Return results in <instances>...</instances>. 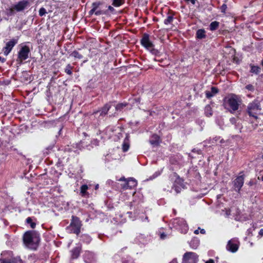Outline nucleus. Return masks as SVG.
I'll list each match as a JSON object with an SVG mask.
<instances>
[{
    "label": "nucleus",
    "instance_id": "52",
    "mask_svg": "<svg viewBox=\"0 0 263 263\" xmlns=\"http://www.w3.org/2000/svg\"><path fill=\"white\" fill-rule=\"evenodd\" d=\"M220 142L221 143H222L223 142V139H221L220 141Z\"/></svg>",
    "mask_w": 263,
    "mask_h": 263
},
{
    "label": "nucleus",
    "instance_id": "20",
    "mask_svg": "<svg viewBox=\"0 0 263 263\" xmlns=\"http://www.w3.org/2000/svg\"><path fill=\"white\" fill-rule=\"evenodd\" d=\"M189 245L192 248L196 249L199 245V240L197 238H194L190 242Z\"/></svg>",
    "mask_w": 263,
    "mask_h": 263
},
{
    "label": "nucleus",
    "instance_id": "29",
    "mask_svg": "<svg viewBox=\"0 0 263 263\" xmlns=\"http://www.w3.org/2000/svg\"><path fill=\"white\" fill-rule=\"evenodd\" d=\"M260 71V68L258 66H251L250 72L252 73H254L255 74H258Z\"/></svg>",
    "mask_w": 263,
    "mask_h": 263
},
{
    "label": "nucleus",
    "instance_id": "38",
    "mask_svg": "<svg viewBox=\"0 0 263 263\" xmlns=\"http://www.w3.org/2000/svg\"><path fill=\"white\" fill-rule=\"evenodd\" d=\"M227 6L226 4H223L220 7L221 12L224 13L226 12Z\"/></svg>",
    "mask_w": 263,
    "mask_h": 263
},
{
    "label": "nucleus",
    "instance_id": "58",
    "mask_svg": "<svg viewBox=\"0 0 263 263\" xmlns=\"http://www.w3.org/2000/svg\"><path fill=\"white\" fill-rule=\"evenodd\" d=\"M262 180H263V177H262Z\"/></svg>",
    "mask_w": 263,
    "mask_h": 263
},
{
    "label": "nucleus",
    "instance_id": "13",
    "mask_svg": "<svg viewBox=\"0 0 263 263\" xmlns=\"http://www.w3.org/2000/svg\"><path fill=\"white\" fill-rule=\"evenodd\" d=\"M17 40L12 39L6 43V46L4 48V54L7 55L11 51L13 47L16 44Z\"/></svg>",
    "mask_w": 263,
    "mask_h": 263
},
{
    "label": "nucleus",
    "instance_id": "45",
    "mask_svg": "<svg viewBox=\"0 0 263 263\" xmlns=\"http://www.w3.org/2000/svg\"><path fill=\"white\" fill-rule=\"evenodd\" d=\"M219 138H220L219 137H215V138H214L213 139V142H212V143H215V142L218 140V139H219Z\"/></svg>",
    "mask_w": 263,
    "mask_h": 263
},
{
    "label": "nucleus",
    "instance_id": "55",
    "mask_svg": "<svg viewBox=\"0 0 263 263\" xmlns=\"http://www.w3.org/2000/svg\"><path fill=\"white\" fill-rule=\"evenodd\" d=\"M126 140L128 141V139H127V137H126Z\"/></svg>",
    "mask_w": 263,
    "mask_h": 263
},
{
    "label": "nucleus",
    "instance_id": "46",
    "mask_svg": "<svg viewBox=\"0 0 263 263\" xmlns=\"http://www.w3.org/2000/svg\"><path fill=\"white\" fill-rule=\"evenodd\" d=\"M170 263H178L176 259H173Z\"/></svg>",
    "mask_w": 263,
    "mask_h": 263
},
{
    "label": "nucleus",
    "instance_id": "24",
    "mask_svg": "<svg viewBox=\"0 0 263 263\" xmlns=\"http://www.w3.org/2000/svg\"><path fill=\"white\" fill-rule=\"evenodd\" d=\"M125 0H112V5L116 7H120L124 3Z\"/></svg>",
    "mask_w": 263,
    "mask_h": 263
},
{
    "label": "nucleus",
    "instance_id": "50",
    "mask_svg": "<svg viewBox=\"0 0 263 263\" xmlns=\"http://www.w3.org/2000/svg\"><path fill=\"white\" fill-rule=\"evenodd\" d=\"M227 215H229L230 214V210L227 211V213H226Z\"/></svg>",
    "mask_w": 263,
    "mask_h": 263
},
{
    "label": "nucleus",
    "instance_id": "44",
    "mask_svg": "<svg viewBox=\"0 0 263 263\" xmlns=\"http://www.w3.org/2000/svg\"><path fill=\"white\" fill-rule=\"evenodd\" d=\"M205 263H215L214 260L212 259H210L205 262Z\"/></svg>",
    "mask_w": 263,
    "mask_h": 263
},
{
    "label": "nucleus",
    "instance_id": "34",
    "mask_svg": "<svg viewBox=\"0 0 263 263\" xmlns=\"http://www.w3.org/2000/svg\"><path fill=\"white\" fill-rule=\"evenodd\" d=\"M129 144L128 143V142H126V139H125L124 142L122 145L123 151L124 152L127 151L129 148Z\"/></svg>",
    "mask_w": 263,
    "mask_h": 263
},
{
    "label": "nucleus",
    "instance_id": "48",
    "mask_svg": "<svg viewBox=\"0 0 263 263\" xmlns=\"http://www.w3.org/2000/svg\"><path fill=\"white\" fill-rule=\"evenodd\" d=\"M200 233L201 234H205V231L204 229H201Z\"/></svg>",
    "mask_w": 263,
    "mask_h": 263
},
{
    "label": "nucleus",
    "instance_id": "14",
    "mask_svg": "<svg viewBox=\"0 0 263 263\" xmlns=\"http://www.w3.org/2000/svg\"><path fill=\"white\" fill-rule=\"evenodd\" d=\"M149 142L153 146H157L160 142V137L156 134L153 135L150 138Z\"/></svg>",
    "mask_w": 263,
    "mask_h": 263
},
{
    "label": "nucleus",
    "instance_id": "40",
    "mask_svg": "<svg viewBox=\"0 0 263 263\" xmlns=\"http://www.w3.org/2000/svg\"><path fill=\"white\" fill-rule=\"evenodd\" d=\"M186 2H191L193 5H195L196 0H184Z\"/></svg>",
    "mask_w": 263,
    "mask_h": 263
},
{
    "label": "nucleus",
    "instance_id": "53",
    "mask_svg": "<svg viewBox=\"0 0 263 263\" xmlns=\"http://www.w3.org/2000/svg\"><path fill=\"white\" fill-rule=\"evenodd\" d=\"M145 220H148V217H146L145 218Z\"/></svg>",
    "mask_w": 263,
    "mask_h": 263
},
{
    "label": "nucleus",
    "instance_id": "10",
    "mask_svg": "<svg viewBox=\"0 0 263 263\" xmlns=\"http://www.w3.org/2000/svg\"><path fill=\"white\" fill-rule=\"evenodd\" d=\"M244 183V177L242 175L238 176L233 181V187L235 191L239 192Z\"/></svg>",
    "mask_w": 263,
    "mask_h": 263
},
{
    "label": "nucleus",
    "instance_id": "51",
    "mask_svg": "<svg viewBox=\"0 0 263 263\" xmlns=\"http://www.w3.org/2000/svg\"><path fill=\"white\" fill-rule=\"evenodd\" d=\"M252 184H253V183L251 181H250L249 183V185H252Z\"/></svg>",
    "mask_w": 263,
    "mask_h": 263
},
{
    "label": "nucleus",
    "instance_id": "1",
    "mask_svg": "<svg viewBox=\"0 0 263 263\" xmlns=\"http://www.w3.org/2000/svg\"><path fill=\"white\" fill-rule=\"evenodd\" d=\"M40 241L39 234L36 232L28 231L24 235V243L29 249L36 250L39 246Z\"/></svg>",
    "mask_w": 263,
    "mask_h": 263
},
{
    "label": "nucleus",
    "instance_id": "7",
    "mask_svg": "<svg viewBox=\"0 0 263 263\" xmlns=\"http://www.w3.org/2000/svg\"><path fill=\"white\" fill-rule=\"evenodd\" d=\"M29 48L27 46H22L18 52L17 62L21 64L24 60L29 58Z\"/></svg>",
    "mask_w": 263,
    "mask_h": 263
},
{
    "label": "nucleus",
    "instance_id": "18",
    "mask_svg": "<svg viewBox=\"0 0 263 263\" xmlns=\"http://www.w3.org/2000/svg\"><path fill=\"white\" fill-rule=\"evenodd\" d=\"M95 13L96 15H100L102 14H107V10H97L95 11L92 8L89 11V14L92 15Z\"/></svg>",
    "mask_w": 263,
    "mask_h": 263
},
{
    "label": "nucleus",
    "instance_id": "42",
    "mask_svg": "<svg viewBox=\"0 0 263 263\" xmlns=\"http://www.w3.org/2000/svg\"><path fill=\"white\" fill-rule=\"evenodd\" d=\"M230 122L232 123V124H234L236 123V119L234 118H232L230 119Z\"/></svg>",
    "mask_w": 263,
    "mask_h": 263
},
{
    "label": "nucleus",
    "instance_id": "27",
    "mask_svg": "<svg viewBox=\"0 0 263 263\" xmlns=\"http://www.w3.org/2000/svg\"><path fill=\"white\" fill-rule=\"evenodd\" d=\"M70 55L75 58L79 59H81L83 58V55L82 54H81L80 53H79V52H78L76 50L73 51L70 54Z\"/></svg>",
    "mask_w": 263,
    "mask_h": 263
},
{
    "label": "nucleus",
    "instance_id": "54",
    "mask_svg": "<svg viewBox=\"0 0 263 263\" xmlns=\"http://www.w3.org/2000/svg\"><path fill=\"white\" fill-rule=\"evenodd\" d=\"M126 140L128 141V139H127V137H126Z\"/></svg>",
    "mask_w": 263,
    "mask_h": 263
},
{
    "label": "nucleus",
    "instance_id": "4",
    "mask_svg": "<svg viewBox=\"0 0 263 263\" xmlns=\"http://www.w3.org/2000/svg\"><path fill=\"white\" fill-rule=\"evenodd\" d=\"M82 223L79 218L76 216H72L70 224L66 228V230L71 233L79 235L80 233Z\"/></svg>",
    "mask_w": 263,
    "mask_h": 263
},
{
    "label": "nucleus",
    "instance_id": "41",
    "mask_svg": "<svg viewBox=\"0 0 263 263\" xmlns=\"http://www.w3.org/2000/svg\"><path fill=\"white\" fill-rule=\"evenodd\" d=\"M258 236L260 237H261L263 236V229H262L260 230V231L258 233Z\"/></svg>",
    "mask_w": 263,
    "mask_h": 263
},
{
    "label": "nucleus",
    "instance_id": "32",
    "mask_svg": "<svg viewBox=\"0 0 263 263\" xmlns=\"http://www.w3.org/2000/svg\"><path fill=\"white\" fill-rule=\"evenodd\" d=\"M126 105V103H119L116 105V110L117 111L121 110L122 109L125 107Z\"/></svg>",
    "mask_w": 263,
    "mask_h": 263
},
{
    "label": "nucleus",
    "instance_id": "5",
    "mask_svg": "<svg viewBox=\"0 0 263 263\" xmlns=\"http://www.w3.org/2000/svg\"><path fill=\"white\" fill-rule=\"evenodd\" d=\"M141 43L142 46L145 47L147 50H149L153 54H157L159 51L154 48V45L149 40V35L147 34H144L142 39Z\"/></svg>",
    "mask_w": 263,
    "mask_h": 263
},
{
    "label": "nucleus",
    "instance_id": "19",
    "mask_svg": "<svg viewBox=\"0 0 263 263\" xmlns=\"http://www.w3.org/2000/svg\"><path fill=\"white\" fill-rule=\"evenodd\" d=\"M81 250V247L78 246L72 250V256L73 258H77L79 256Z\"/></svg>",
    "mask_w": 263,
    "mask_h": 263
},
{
    "label": "nucleus",
    "instance_id": "35",
    "mask_svg": "<svg viewBox=\"0 0 263 263\" xmlns=\"http://www.w3.org/2000/svg\"><path fill=\"white\" fill-rule=\"evenodd\" d=\"M120 181H125V182L121 184L122 188L124 189H129V187L127 186V179H126L124 177L121 178L119 179Z\"/></svg>",
    "mask_w": 263,
    "mask_h": 263
},
{
    "label": "nucleus",
    "instance_id": "39",
    "mask_svg": "<svg viewBox=\"0 0 263 263\" xmlns=\"http://www.w3.org/2000/svg\"><path fill=\"white\" fill-rule=\"evenodd\" d=\"M107 10V14L108 13V11H109L110 12L113 13L115 10V9L111 6H108V10Z\"/></svg>",
    "mask_w": 263,
    "mask_h": 263
},
{
    "label": "nucleus",
    "instance_id": "28",
    "mask_svg": "<svg viewBox=\"0 0 263 263\" xmlns=\"http://www.w3.org/2000/svg\"><path fill=\"white\" fill-rule=\"evenodd\" d=\"M82 240L87 243H89L91 241V238L88 235L84 234L82 236Z\"/></svg>",
    "mask_w": 263,
    "mask_h": 263
},
{
    "label": "nucleus",
    "instance_id": "31",
    "mask_svg": "<svg viewBox=\"0 0 263 263\" xmlns=\"http://www.w3.org/2000/svg\"><path fill=\"white\" fill-rule=\"evenodd\" d=\"M72 69V67L70 64H68L66 66V68L65 69V72L67 74H68L69 75H71V74H72V71H71Z\"/></svg>",
    "mask_w": 263,
    "mask_h": 263
},
{
    "label": "nucleus",
    "instance_id": "11",
    "mask_svg": "<svg viewBox=\"0 0 263 263\" xmlns=\"http://www.w3.org/2000/svg\"><path fill=\"white\" fill-rule=\"evenodd\" d=\"M111 106L110 103H107L100 109L95 111L93 114L96 116L99 115V117H104L107 114Z\"/></svg>",
    "mask_w": 263,
    "mask_h": 263
},
{
    "label": "nucleus",
    "instance_id": "23",
    "mask_svg": "<svg viewBox=\"0 0 263 263\" xmlns=\"http://www.w3.org/2000/svg\"><path fill=\"white\" fill-rule=\"evenodd\" d=\"M219 26V23L217 21H214L211 23L209 28L211 31H214L216 30Z\"/></svg>",
    "mask_w": 263,
    "mask_h": 263
},
{
    "label": "nucleus",
    "instance_id": "25",
    "mask_svg": "<svg viewBox=\"0 0 263 263\" xmlns=\"http://www.w3.org/2000/svg\"><path fill=\"white\" fill-rule=\"evenodd\" d=\"M102 5V3L100 2H97L92 4V8L95 11L97 10H103V9H99L100 6Z\"/></svg>",
    "mask_w": 263,
    "mask_h": 263
},
{
    "label": "nucleus",
    "instance_id": "17",
    "mask_svg": "<svg viewBox=\"0 0 263 263\" xmlns=\"http://www.w3.org/2000/svg\"><path fill=\"white\" fill-rule=\"evenodd\" d=\"M127 184L129 189H132L137 186V182L134 178H129L127 179Z\"/></svg>",
    "mask_w": 263,
    "mask_h": 263
},
{
    "label": "nucleus",
    "instance_id": "47",
    "mask_svg": "<svg viewBox=\"0 0 263 263\" xmlns=\"http://www.w3.org/2000/svg\"><path fill=\"white\" fill-rule=\"evenodd\" d=\"M80 145H81V144H76V147H78L79 149H81V147Z\"/></svg>",
    "mask_w": 263,
    "mask_h": 263
},
{
    "label": "nucleus",
    "instance_id": "22",
    "mask_svg": "<svg viewBox=\"0 0 263 263\" xmlns=\"http://www.w3.org/2000/svg\"><path fill=\"white\" fill-rule=\"evenodd\" d=\"M88 187L87 185L84 184L81 186L80 189V193L82 196L85 197L87 194V190H88Z\"/></svg>",
    "mask_w": 263,
    "mask_h": 263
},
{
    "label": "nucleus",
    "instance_id": "9",
    "mask_svg": "<svg viewBox=\"0 0 263 263\" xmlns=\"http://www.w3.org/2000/svg\"><path fill=\"white\" fill-rule=\"evenodd\" d=\"M239 242L238 239L233 238L230 240L227 243V250L232 253L236 252L239 248Z\"/></svg>",
    "mask_w": 263,
    "mask_h": 263
},
{
    "label": "nucleus",
    "instance_id": "2",
    "mask_svg": "<svg viewBox=\"0 0 263 263\" xmlns=\"http://www.w3.org/2000/svg\"><path fill=\"white\" fill-rule=\"evenodd\" d=\"M241 103L240 98L235 95H231L224 99L225 107L232 113L238 109Z\"/></svg>",
    "mask_w": 263,
    "mask_h": 263
},
{
    "label": "nucleus",
    "instance_id": "36",
    "mask_svg": "<svg viewBox=\"0 0 263 263\" xmlns=\"http://www.w3.org/2000/svg\"><path fill=\"white\" fill-rule=\"evenodd\" d=\"M46 9L44 8H40V9L39 10V15L41 16H43L44 15H45L46 13Z\"/></svg>",
    "mask_w": 263,
    "mask_h": 263
},
{
    "label": "nucleus",
    "instance_id": "21",
    "mask_svg": "<svg viewBox=\"0 0 263 263\" xmlns=\"http://www.w3.org/2000/svg\"><path fill=\"white\" fill-rule=\"evenodd\" d=\"M2 263H23V262L20 257H16L9 260H3Z\"/></svg>",
    "mask_w": 263,
    "mask_h": 263
},
{
    "label": "nucleus",
    "instance_id": "16",
    "mask_svg": "<svg viewBox=\"0 0 263 263\" xmlns=\"http://www.w3.org/2000/svg\"><path fill=\"white\" fill-rule=\"evenodd\" d=\"M196 38L200 40L205 39L206 36L205 30L203 29H198L196 31Z\"/></svg>",
    "mask_w": 263,
    "mask_h": 263
},
{
    "label": "nucleus",
    "instance_id": "33",
    "mask_svg": "<svg viewBox=\"0 0 263 263\" xmlns=\"http://www.w3.org/2000/svg\"><path fill=\"white\" fill-rule=\"evenodd\" d=\"M26 222L28 224H30V227L32 228H34L35 226H36V224L34 223V222H33L32 221V219L30 218V217H28L27 219H26Z\"/></svg>",
    "mask_w": 263,
    "mask_h": 263
},
{
    "label": "nucleus",
    "instance_id": "6",
    "mask_svg": "<svg viewBox=\"0 0 263 263\" xmlns=\"http://www.w3.org/2000/svg\"><path fill=\"white\" fill-rule=\"evenodd\" d=\"M260 110V104L258 101H254L248 105V112L250 116L256 118V115Z\"/></svg>",
    "mask_w": 263,
    "mask_h": 263
},
{
    "label": "nucleus",
    "instance_id": "12",
    "mask_svg": "<svg viewBox=\"0 0 263 263\" xmlns=\"http://www.w3.org/2000/svg\"><path fill=\"white\" fill-rule=\"evenodd\" d=\"M28 4V2L27 0L20 1L16 4L14 5L12 8L10 9V11L12 12L13 9L17 11H23L27 6Z\"/></svg>",
    "mask_w": 263,
    "mask_h": 263
},
{
    "label": "nucleus",
    "instance_id": "56",
    "mask_svg": "<svg viewBox=\"0 0 263 263\" xmlns=\"http://www.w3.org/2000/svg\"><path fill=\"white\" fill-rule=\"evenodd\" d=\"M126 140L128 141V139H127V137H126Z\"/></svg>",
    "mask_w": 263,
    "mask_h": 263
},
{
    "label": "nucleus",
    "instance_id": "3",
    "mask_svg": "<svg viewBox=\"0 0 263 263\" xmlns=\"http://www.w3.org/2000/svg\"><path fill=\"white\" fill-rule=\"evenodd\" d=\"M171 225L174 229L178 230L181 233L185 234L189 230V227L185 220L181 218L174 219L171 221Z\"/></svg>",
    "mask_w": 263,
    "mask_h": 263
},
{
    "label": "nucleus",
    "instance_id": "49",
    "mask_svg": "<svg viewBox=\"0 0 263 263\" xmlns=\"http://www.w3.org/2000/svg\"><path fill=\"white\" fill-rule=\"evenodd\" d=\"M194 233L196 234H199V230H196L194 231Z\"/></svg>",
    "mask_w": 263,
    "mask_h": 263
},
{
    "label": "nucleus",
    "instance_id": "43",
    "mask_svg": "<svg viewBox=\"0 0 263 263\" xmlns=\"http://www.w3.org/2000/svg\"><path fill=\"white\" fill-rule=\"evenodd\" d=\"M166 237V235L164 233H161L160 235V238L162 239H164Z\"/></svg>",
    "mask_w": 263,
    "mask_h": 263
},
{
    "label": "nucleus",
    "instance_id": "8",
    "mask_svg": "<svg viewBox=\"0 0 263 263\" xmlns=\"http://www.w3.org/2000/svg\"><path fill=\"white\" fill-rule=\"evenodd\" d=\"M198 255L194 252H186L183 256L182 263H197Z\"/></svg>",
    "mask_w": 263,
    "mask_h": 263
},
{
    "label": "nucleus",
    "instance_id": "26",
    "mask_svg": "<svg viewBox=\"0 0 263 263\" xmlns=\"http://www.w3.org/2000/svg\"><path fill=\"white\" fill-rule=\"evenodd\" d=\"M205 114L207 117L212 115V109L210 105H206L205 107Z\"/></svg>",
    "mask_w": 263,
    "mask_h": 263
},
{
    "label": "nucleus",
    "instance_id": "37",
    "mask_svg": "<svg viewBox=\"0 0 263 263\" xmlns=\"http://www.w3.org/2000/svg\"><path fill=\"white\" fill-rule=\"evenodd\" d=\"M246 89H247L249 91H253L255 89L254 88V86H253L251 84H249V85H247L246 87H245Z\"/></svg>",
    "mask_w": 263,
    "mask_h": 263
},
{
    "label": "nucleus",
    "instance_id": "57",
    "mask_svg": "<svg viewBox=\"0 0 263 263\" xmlns=\"http://www.w3.org/2000/svg\"><path fill=\"white\" fill-rule=\"evenodd\" d=\"M262 158L263 159V155H262Z\"/></svg>",
    "mask_w": 263,
    "mask_h": 263
},
{
    "label": "nucleus",
    "instance_id": "15",
    "mask_svg": "<svg viewBox=\"0 0 263 263\" xmlns=\"http://www.w3.org/2000/svg\"><path fill=\"white\" fill-rule=\"evenodd\" d=\"M218 92V90L215 87H212L210 91L207 90L205 91L206 97L210 99L217 94Z\"/></svg>",
    "mask_w": 263,
    "mask_h": 263
},
{
    "label": "nucleus",
    "instance_id": "30",
    "mask_svg": "<svg viewBox=\"0 0 263 263\" xmlns=\"http://www.w3.org/2000/svg\"><path fill=\"white\" fill-rule=\"evenodd\" d=\"M173 20V15H168L167 18L164 20V23L165 25H168L171 24Z\"/></svg>",
    "mask_w": 263,
    "mask_h": 263
}]
</instances>
